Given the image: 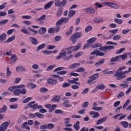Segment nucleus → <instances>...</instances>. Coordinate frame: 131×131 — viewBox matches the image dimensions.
<instances>
[{
    "instance_id": "f257e3e1",
    "label": "nucleus",
    "mask_w": 131,
    "mask_h": 131,
    "mask_svg": "<svg viewBox=\"0 0 131 131\" xmlns=\"http://www.w3.org/2000/svg\"><path fill=\"white\" fill-rule=\"evenodd\" d=\"M80 44H78L75 46H71L67 48H64L61 51L59 55L56 56V59L57 60L63 59V61H69L73 57V55L71 54H72V51L71 50L73 49L74 52H76V51H78L80 49Z\"/></svg>"
},
{
    "instance_id": "f03ea898",
    "label": "nucleus",
    "mask_w": 131,
    "mask_h": 131,
    "mask_svg": "<svg viewBox=\"0 0 131 131\" xmlns=\"http://www.w3.org/2000/svg\"><path fill=\"white\" fill-rule=\"evenodd\" d=\"M125 69H126V67L122 66L120 67L119 69L115 72L114 76L117 80H121V79H123V78L126 77V76L125 75L126 74H123L124 71H122V70H125Z\"/></svg>"
},
{
    "instance_id": "7ed1b4c3",
    "label": "nucleus",
    "mask_w": 131,
    "mask_h": 131,
    "mask_svg": "<svg viewBox=\"0 0 131 131\" xmlns=\"http://www.w3.org/2000/svg\"><path fill=\"white\" fill-rule=\"evenodd\" d=\"M27 93V90L26 89L24 88H16L14 89L13 94L14 96H16V97H19L20 95H26Z\"/></svg>"
},
{
    "instance_id": "20e7f679",
    "label": "nucleus",
    "mask_w": 131,
    "mask_h": 131,
    "mask_svg": "<svg viewBox=\"0 0 131 131\" xmlns=\"http://www.w3.org/2000/svg\"><path fill=\"white\" fill-rule=\"evenodd\" d=\"M102 5L104 6H107V7H111V8H113V9H115L116 10L119 9V6H118V5L112 2H104Z\"/></svg>"
},
{
    "instance_id": "39448f33",
    "label": "nucleus",
    "mask_w": 131,
    "mask_h": 131,
    "mask_svg": "<svg viewBox=\"0 0 131 131\" xmlns=\"http://www.w3.org/2000/svg\"><path fill=\"white\" fill-rule=\"evenodd\" d=\"M45 108H47V109H49V112L50 113H51V112H52V111H54V110H55V109H56V108H57V105L56 104H53L52 105V104H46L44 105Z\"/></svg>"
},
{
    "instance_id": "423d86ee",
    "label": "nucleus",
    "mask_w": 131,
    "mask_h": 131,
    "mask_svg": "<svg viewBox=\"0 0 131 131\" xmlns=\"http://www.w3.org/2000/svg\"><path fill=\"white\" fill-rule=\"evenodd\" d=\"M24 88H25V85L21 84L20 85L11 86L9 88L8 90L10 91V92H13V91H15V89H23Z\"/></svg>"
},
{
    "instance_id": "0eeeda50",
    "label": "nucleus",
    "mask_w": 131,
    "mask_h": 131,
    "mask_svg": "<svg viewBox=\"0 0 131 131\" xmlns=\"http://www.w3.org/2000/svg\"><path fill=\"white\" fill-rule=\"evenodd\" d=\"M9 126V122H4L0 125V131H4L8 128Z\"/></svg>"
},
{
    "instance_id": "6e6552de",
    "label": "nucleus",
    "mask_w": 131,
    "mask_h": 131,
    "mask_svg": "<svg viewBox=\"0 0 131 131\" xmlns=\"http://www.w3.org/2000/svg\"><path fill=\"white\" fill-rule=\"evenodd\" d=\"M91 55H96V56H100L101 57L105 56V53L100 52L99 50H95L91 53Z\"/></svg>"
},
{
    "instance_id": "1a4fd4ad",
    "label": "nucleus",
    "mask_w": 131,
    "mask_h": 131,
    "mask_svg": "<svg viewBox=\"0 0 131 131\" xmlns=\"http://www.w3.org/2000/svg\"><path fill=\"white\" fill-rule=\"evenodd\" d=\"M9 59L11 63H15L16 61H17V56L15 54H11V55L9 56Z\"/></svg>"
},
{
    "instance_id": "9d476101",
    "label": "nucleus",
    "mask_w": 131,
    "mask_h": 131,
    "mask_svg": "<svg viewBox=\"0 0 131 131\" xmlns=\"http://www.w3.org/2000/svg\"><path fill=\"white\" fill-rule=\"evenodd\" d=\"M16 71L17 72H20V71L21 72H25V71H26V69L22 66H19L16 68Z\"/></svg>"
},
{
    "instance_id": "9b49d317",
    "label": "nucleus",
    "mask_w": 131,
    "mask_h": 131,
    "mask_svg": "<svg viewBox=\"0 0 131 131\" xmlns=\"http://www.w3.org/2000/svg\"><path fill=\"white\" fill-rule=\"evenodd\" d=\"M62 105L63 107H66V108H70V107L72 106V104L69 103L68 100H64V102H62Z\"/></svg>"
},
{
    "instance_id": "f8f14e48",
    "label": "nucleus",
    "mask_w": 131,
    "mask_h": 131,
    "mask_svg": "<svg viewBox=\"0 0 131 131\" xmlns=\"http://www.w3.org/2000/svg\"><path fill=\"white\" fill-rule=\"evenodd\" d=\"M107 120V117H104L103 118H100L96 122V125H100V124H102L103 122H105Z\"/></svg>"
},
{
    "instance_id": "ddd939ff",
    "label": "nucleus",
    "mask_w": 131,
    "mask_h": 131,
    "mask_svg": "<svg viewBox=\"0 0 131 131\" xmlns=\"http://www.w3.org/2000/svg\"><path fill=\"white\" fill-rule=\"evenodd\" d=\"M31 108H32V109L36 110V109H40V108H42V105H38L37 104H34L33 105L31 104Z\"/></svg>"
},
{
    "instance_id": "4468645a",
    "label": "nucleus",
    "mask_w": 131,
    "mask_h": 131,
    "mask_svg": "<svg viewBox=\"0 0 131 131\" xmlns=\"http://www.w3.org/2000/svg\"><path fill=\"white\" fill-rule=\"evenodd\" d=\"M79 66H80V63H75L70 65L69 68H70V69H75V68H77V67Z\"/></svg>"
},
{
    "instance_id": "2eb2a0df",
    "label": "nucleus",
    "mask_w": 131,
    "mask_h": 131,
    "mask_svg": "<svg viewBox=\"0 0 131 131\" xmlns=\"http://www.w3.org/2000/svg\"><path fill=\"white\" fill-rule=\"evenodd\" d=\"M53 4H54V2L50 1L48 2L45 6L44 9L45 10H48V9H50L53 6Z\"/></svg>"
},
{
    "instance_id": "dca6fc26",
    "label": "nucleus",
    "mask_w": 131,
    "mask_h": 131,
    "mask_svg": "<svg viewBox=\"0 0 131 131\" xmlns=\"http://www.w3.org/2000/svg\"><path fill=\"white\" fill-rule=\"evenodd\" d=\"M48 83H49V84L54 85L55 84H56L57 81L55 79L50 78L48 80Z\"/></svg>"
},
{
    "instance_id": "f3484780",
    "label": "nucleus",
    "mask_w": 131,
    "mask_h": 131,
    "mask_svg": "<svg viewBox=\"0 0 131 131\" xmlns=\"http://www.w3.org/2000/svg\"><path fill=\"white\" fill-rule=\"evenodd\" d=\"M85 12L86 13H89V14H93L95 13V9L93 7H88L85 9Z\"/></svg>"
},
{
    "instance_id": "a211bd4d",
    "label": "nucleus",
    "mask_w": 131,
    "mask_h": 131,
    "mask_svg": "<svg viewBox=\"0 0 131 131\" xmlns=\"http://www.w3.org/2000/svg\"><path fill=\"white\" fill-rule=\"evenodd\" d=\"M6 38H7V34L5 33H3L0 35V41L1 42H4L5 40H6Z\"/></svg>"
},
{
    "instance_id": "6ab92c4d",
    "label": "nucleus",
    "mask_w": 131,
    "mask_h": 131,
    "mask_svg": "<svg viewBox=\"0 0 131 131\" xmlns=\"http://www.w3.org/2000/svg\"><path fill=\"white\" fill-rule=\"evenodd\" d=\"M30 41L32 43V45H37V39L33 37H30Z\"/></svg>"
},
{
    "instance_id": "aec40b11",
    "label": "nucleus",
    "mask_w": 131,
    "mask_h": 131,
    "mask_svg": "<svg viewBox=\"0 0 131 131\" xmlns=\"http://www.w3.org/2000/svg\"><path fill=\"white\" fill-rule=\"evenodd\" d=\"M76 13V11H75V10H70L69 12V14H68L69 18H71L72 17H73V16L75 15Z\"/></svg>"
},
{
    "instance_id": "412c9836",
    "label": "nucleus",
    "mask_w": 131,
    "mask_h": 131,
    "mask_svg": "<svg viewBox=\"0 0 131 131\" xmlns=\"http://www.w3.org/2000/svg\"><path fill=\"white\" fill-rule=\"evenodd\" d=\"M27 86L29 89H30V90H33V89H35V88H36L37 85L32 83H30L27 85Z\"/></svg>"
},
{
    "instance_id": "4be33fe9",
    "label": "nucleus",
    "mask_w": 131,
    "mask_h": 131,
    "mask_svg": "<svg viewBox=\"0 0 131 131\" xmlns=\"http://www.w3.org/2000/svg\"><path fill=\"white\" fill-rule=\"evenodd\" d=\"M16 38V36L15 35H13L9 38H8V39L5 41L4 42L6 43L7 42H12L13 40H14L15 38Z\"/></svg>"
},
{
    "instance_id": "5701e85b",
    "label": "nucleus",
    "mask_w": 131,
    "mask_h": 131,
    "mask_svg": "<svg viewBox=\"0 0 131 131\" xmlns=\"http://www.w3.org/2000/svg\"><path fill=\"white\" fill-rule=\"evenodd\" d=\"M47 32V28L46 27H42L39 30L40 34H45Z\"/></svg>"
},
{
    "instance_id": "b1692460",
    "label": "nucleus",
    "mask_w": 131,
    "mask_h": 131,
    "mask_svg": "<svg viewBox=\"0 0 131 131\" xmlns=\"http://www.w3.org/2000/svg\"><path fill=\"white\" fill-rule=\"evenodd\" d=\"M79 123V121H78L76 122V123L74 124V127L76 129V130H79V128H80Z\"/></svg>"
},
{
    "instance_id": "393cba45",
    "label": "nucleus",
    "mask_w": 131,
    "mask_h": 131,
    "mask_svg": "<svg viewBox=\"0 0 131 131\" xmlns=\"http://www.w3.org/2000/svg\"><path fill=\"white\" fill-rule=\"evenodd\" d=\"M45 47H46V43H45L39 45L37 47V49H36L37 52H39V51H40V50L43 49V48H45Z\"/></svg>"
},
{
    "instance_id": "a878e982",
    "label": "nucleus",
    "mask_w": 131,
    "mask_h": 131,
    "mask_svg": "<svg viewBox=\"0 0 131 131\" xmlns=\"http://www.w3.org/2000/svg\"><path fill=\"white\" fill-rule=\"evenodd\" d=\"M77 38L75 36V35L74 34L72 35L70 38L71 41H72L73 43H74L76 40H77Z\"/></svg>"
},
{
    "instance_id": "bb28decb",
    "label": "nucleus",
    "mask_w": 131,
    "mask_h": 131,
    "mask_svg": "<svg viewBox=\"0 0 131 131\" xmlns=\"http://www.w3.org/2000/svg\"><path fill=\"white\" fill-rule=\"evenodd\" d=\"M121 124L122 125L123 127L124 128H127V127H128V125H129V124H128V122H127V121H122L121 122Z\"/></svg>"
},
{
    "instance_id": "cd10ccee",
    "label": "nucleus",
    "mask_w": 131,
    "mask_h": 131,
    "mask_svg": "<svg viewBox=\"0 0 131 131\" xmlns=\"http://www.w3.org/2000/svg\"><path fill=\"white\" fill-rule=\"evenodd\" d=\"M92 30H93V27L92 26H88L85 28L84 31L86 33H88L90 31H92Z\"/></svg>"
},
{
    "instance_id": "c85d7f7f",
    "label": "nucleus",
    "mask_w": 131,
    "mask_h": 131,
    "mask_svg": "<svg viewBox=\"0 0 131 131\" xmlns=\"http://www.w3.org/2000/svg\"><path fill=\"white\" fill-rule=\"evenodd\" d=\"M75 72H84L85 70L83 67H79L75 70Z\"/></svg>"
},
{
    "instance_id": "c756f323",
    "label": "nucleus",
    "mask_w": 131,
    "mask_h": 131,
    "mask_svg": "<svg viewBox=\"0 0 131 131\" xmlns=\"http://www.w3.org/2000/svg\"><path fill=\"white\" fill-rule=\"evenodd\" d=\"M96 40H97V38L96 37H92L91 38H90L89 39H88L87 40V42L88 43H93L94 42H95V41H96Z\"/></svg>"
},
{
    "instance_id": "7c9ffc66",
    "label": "nucleus",
    "mask_w": 131,
    "mask_h": 131,
    "mask_svg": "<svg viewBox=\"0 0 131 131\" xmlns=\"http://www.w3.org/2000/svg\"><path fill=\"white\" fill-rule=\"evenodd\" d=\"M104 62H105V59H101L100 61L95 63V66H96L97 67L101 66L102 64H104Z\"/></svg>"
},
{
    "instance_id": "2f4dec72",
    "label": "nucleus",
    "mask_w": 131,
    "mask_h": 131,
    "mask_svg": "<svg viewBox=\"0 0 131 131\" xmlns=\"http://www.w3.org/2000/svg\"><path fill=\"white\" fill-rule=\"evenodd\" d=\"M47 92H49V89L47 88L42 87L40 89V93H41L42 94L47 93Z\"/></svg>"
},
{
    "instance_id": "473e14b6",
    "label": "nucleus",
    "mask_w": 131,
    "mask_h": 131,
    "mask_svg": "<svg viewBox=\"0 0 131 131\" xmlns=\"http://www.w3.org/2000/svg\"><path fill=\"white\" fill-rule=\"evenodd\" d=\"M73 30V26H71V27H70V28L69 29V30L67 32L66 35H71L72 34Z\"/></svg>"
},
{
    "instance_id": "72a5a7b5",
    "label": "nucleus",
    "mask_w": 131,
    "mask_h": 131,
    "mask_svg": "<svg viewBox=\"0 0 131 131\" xmlns=\"http://www.w3.org/2000/svg\"><path fill=\"white\" fill-rule=\"evenodd\" d=\"M129 103H130V100H129V99H127L125 103L123 105V110H124V109H125L126 108V107H127V106H128V104H129Z\"/></svg>"
},
{
    "instance_id": "f704fd0d",
    "label": "nucleus",
    "mask_w": 131,
    "mask_h": 131,
    "mask_svg": "<svg viewBox=\"0 0 131 131\" xmlns=\"http://www.w3.org/2000/svg\"><path fill=\"white\" fill-rule=\"evenodd\" d=\"M119 59H122V60H125L127 58V53H124V54L119 56Z\"/></svg>"
},
{
    "instance_id": "c9c22d12",
    "label": "nucleus",
    "mask_w": 131,
    "mask_h": 131,
    "mask_svg": "<svg viewBox=\"0 0 131 131\" xmlns=\"http://www.w3.org/2000/svg\"><path fill=\"white\" fill-rule=\"evenodd\" d=\"M32 68L34 70H37V69H39V65L37 63H34L32 66Z\"/></svg>"
},
{
    "instance_id": "e433bc0d",
    "label": "nucleus",
    "mask_w": 131,
    "mask_h": 131,
    "mask_svg": "<svg viewBox=\"0 0 131 131\" xmlns=\"http://www.w3.org/2000/svg\"><path fill=\"white\" fill-rule=\"evenodd\" d=\"M62 14H63V9L59 8L57 12V16L60 17Z\"/></svg>"
},
{
    "instance_id": "4c0bfd02",
    "label": "nucleus",
    "mask_w": 131,
    "mask_h": 131,
    "mask_svg": "<svg viewBox=\"0 0 131 131\" xmlns=\"http://www.w3.org/2000/svg\"><path fill=\"white\" fill-rule=\"evenodd\" d=\"M61 0H54L55 5V6H56V7H58V8H60V7H61Z\"/></svg>"
},
{
    "instance_id": "58836bf2",
    "label": "nucleus",
    "mask_w": 131,
    "mask_h": 131,
    "mask_svg": "<svg viewBox=\"0 0 131 131\" xmlns=\"http://www.w3.org/2000/svg\"><path fill=\"white\" fill-rule=\"evenodd\" d=\"M94 22H95V23H100V22H103V18L95 17L94 19Z\"/></svg>"
},
{
    "instance_id": "ea45409f",
    "label": "nucleus",
    "mask_w": 131,
    "mask_h": 131,
    "mask_svg": "<svg viewBox=\"0 0 131 131\" xmlns=\"http://www.w3.org/2000/svg\"><path fill=\"white\" fill-rule=\"evenodd\" d=\"M35 115L36 116V117L40 119L43 118V117L45 116L44 115H42L38 112L35 113Z\"/></svg>"
},
{
    "instance_id": "a19ab883",
    "label": "nucleus",
    "mask_w": 131,
    "mask_h": 131,
    "mask_svg": "<svg viewBox=\"0 0 131 131\" xmlns=\"http://www.w3.org/2000/svg\"><path fill=\"white\" fill-rule=\"evenodd\" d=\"M99 77V74H95L92 76H91L90 78H91V79H93V80H96L97 78Z\"/></svg>"
},
{
    "instance_id": "79ce46f5",
    "label": "nucleus",
    "mask_w": 131,
    "mask_h": 131,
    "mask_svg": "<svg viewBox=\"0 0 131 131\" xmlns=\"http://www.w3.org/2000/svg\"><path fill=\"white\" fill-rule=\"evenodd\" d=\"M63 69H65V68L63 67H60L57 68L54 70V72H57L58 71H61V70H63Z\"/></svg>"
},
{
    "instance_id": "37998d69",
    "label": "nucleus",
    "mask_w": 131,
    "mask_h": 131,
    "mask_svg": "<svg viewBox=\"0 0 131 131\" xmlns=\"http://www.w3.org/2000/svg\"><path fill=\"white\" fill-rule=\"evenodd\" d=\"M6 75L7 76H11V75H12V72L10 71L9 67H7Z\"/></svg>"
},
{
    "instance_id": "c03bdc74",
    "label": "nucleus",
    "mask_w": 131,
    "mask_h": 131,
    "mask_svg": "<svg viewBox=\"0 0 131 131\" xmlns=\"http://www.w3.org/2000/svg\"><path fill=\"white\" fill-rule=\"evenodd\" d=\"M95 82H96V81H95V80H93V79L92 78H90V79L88 80V83L90 85H92V84H94Z\"/></svg>"
},
{
    "instance_id": "a18cd8bd",
    "label": "nucleus",
    "mask_w": 131,
    "mask_h": 131,
    "mask_svg": "<svg viewBox=\"0 0 131 131\" xmlns=\"http://www.w3.org/2000/svg\"><path fill=\"white\" fill-rule=\"evenodd\" d=\"M102 110L103 108L102 107L93 106L92 107V110H94L95 111H100V110Z\"/></svg>"
},
{
    "instance_id": "49530a36",
    "label": "nucleus",
    "mask_w": 131,
    "mask_h": 131,
    "mask_svg": "<svg viewBox=\"0 0 131 131\" xmlns=\"http://www.w3.org/2000/svg\"><path fill=\"white\" fill-rule=\"evenodd\" d=\"M121 38V36L119 35H116L113 37V39L114 40H119V39H120Z\"/></svg>"
},
{
    "instance_id": "de8ad7c7",
    "label": "nucleus",
    "mask_w": 131,
    "mask_h": 131,
    "mask_svg": "<svg viewBox=\"0 0 131 131\" xmlns=\"http://www.w3.org/2000/svg\"><path fill=\"white\" fill-rule=\"evenodd\" d=\"M114 21L116 23H118V24H122V22H123V20H122V19H118L116 18L114 19Z\"/></svg>"
},
{
    "instance_id": "09e8293b",
    "label": "nucleus",
    "mask_w": 131,
    "mask_h": 131,
    "mask_svg": "<svg viewBox=\"0 0 131 131\" xmlns=\"http://www.w3.org/2000/svg\"><path fill=\"white\" fill-rule=\"evenodd\" d=\"M119 59V56H115V57H113L111 59V62H116V61H118Z\"/></svg>"
},
{
    "instance_id": "8fccbe9b",
    "label": "nucleus",
    "mask_w": 131,
    "mask_h": 131,
    "mask_svg": "<svg viewBox=\"0 0 131 131\" xmlns=\"http://www.w3.org/2000/svg\"><path fill=\"white\" fill-rule=\"evenodd\" d=\"M54 68H56V64H53L48 67L47 69V71H50V70L54 69Z\"/></svg>"
},
{
    "instance_id": "3c124183",
    "label": "nucleus",
    "mask_w": 131,
    "mask_h": 131,
    "mask_svg": "<svg viewBox=\"0 0 131 131\" xmlns=\"http://www.w3.org/2000/svg\"><path fill=\"white\" fill-rule=\"evenodd\" d=\"M60 97L59 96H55L52 99V102H60Z\"/></svg>"
},
{
    "instance_id": "603ef678",
    "label": "nucleus",
    "mask_w": 131,
    "mask_h": 131,
    "mask_svg": "<svg viewBox=\"0 0 131 131\" xmlns=\"http://www.w3.org/2000/svg\"><path fill=\"white\" fill-rule=\"evenodd\" d=\"M34 125L36 128H38V127H39V125H40V122L37 120H36L34 122Z\"/></svg>"
},
{
    "instance_id": "864d4df0",
    "label": "nucleus",
    "mask_w": 131,
    "mask_h": 131,
    "mask_svg": "<svg viewBox=\"0 0 131 131\" xmlns=\"http://www.w3.org/2000/svg\"><path fill=\"white\" fill-rule=\"evenodd\" d=\"M8 21H9L8 19L0 20V25H5V24H7V23H8Z\"/></svg>"
},
{
    "instance_id": "5fc2aeb1",
    "label": "nucleus",
    "mask_w": 131,
    "mask_h": 131,
    "mask_svg": "<svg viewBox=\"0 0 131 131\" xmlns=\"http://www.w3.org/2000/svg\"><path fill=\"white\" fill-rule=\"evenodd\" d=\"M46 17H47V15H43L40 18H36V20L37 21H41L42 20H45V19H46Z\"/></svg>"
},
{
    "instance_id": "6e6d98bb",
    "label": "nucleus",
    "mask_w": 131,
    "mask_h": 131,
    "mask_svg": "<svg viewBox=\"0 0 131 131\" xmlns=\"http://www.w3.org/2000/svg\"><path fill=\"white\" fill-rule=\"evenodd\" d=\"M5 111H7L6 105H4L2 108L0 109V113H4V112H5Z\"/></svg>"
},
{
    "instance_id": "4d7b16f0",
    "label": "nucleus",
    "mask_w": 131,
    "mask_h": 131,
    "mask_svg": "<svg viewBox=\"0 0 131 131\" xmlns=\"http://www.w3.org/2000/svg\"><path fill=\"white\" fill-rule=\"evenodd\" d=\"M70 86V83L64 82L63 83L62 85V88H68Z\"/></svg>"
},
{
    "instance_id": "13d9d810",
    "label": "nucleus",
    "mask_w": 131,
    "mask_h": 131,
    "mask_svg": "<svg viewBox=\"0 0 131 131\" xmlns=\"http://www.w3.org/2000/svg\"><path fill=\"white\" fill-rule=\"evenodd\" d=\"M60 7H64L66 5V4H67V0H62L61 2H60Z\"/></svg>"
},
{
    "instance_id": "bf43d9fd",
    "label": "nucleus",
    "mask_w": 131,
    "mask_h": 131,
    "mask_svg": "<svg viewBox=\"0 0 131 131\" xmlns=\"http://www.w3.org/2000/svg\"><path fill=\"white\" fill-rule=\"evenodd\" d=\"M47 127L49 129H53L55 127V125L53 123H49L48 124Z\"/></svg>"
},
{
    "instance_id": "052dcab7",
    "label": "nucleus",
    "mask_w": 131,
    "mask_h": 131,
    "mask_svg": "<svg viewBox=\"0 0 131 131\" xmlns=\"http://www.w3.org/2000/svg\"><path fill=\"white\" fill-rule=\"evenodd\" d=\"M97 88L98 90H104L105 85H104V84H100L98 85Z\"/></svg>"
},
{
    "instance_id": "680f3d73",
    "label": "nucleus",
    "mask_w": 131,
    "mask_h": 131,
    "mask_svg": "<svg viewBox=\"0 0 131 131\" xmlns=\"http://www.w3.org/2000/svg\"><path fill=\"white\" fill-rule=\"evenodd\" d=\"M74 34L76 36V37L78 39L79 37H81V34H82V33L81 32H77Z\"/></svg>"
},
{
    "instance_id": "e2e57ef3",
    "label": "nucleus",
    "mask_w": 131,
    "mask_h": 131,
    "mask_svg": "<svg viewBox=\"0 0 131 131\" xmlns=\"http://www.w3.org/2000/svg\"><path fill=\"white\" fill-rule=\"evenodd\" d=\"M100 116V114H99V112H96L93 115L92 118H98Z\"/></svg>"
},
{
    "instance_id": "0e129e2a",
    "label": "nucleus",
    "mask_w": 131,
    "mask_h": 131,
    "mask_svg": "<svg viewBox=\"0 0 131 131\" xmlns=\"http://www.w3.org/2000/svg\"><path fill=\"white\" fill-rule=\"evenodd\" d=\"M131 72V67L128 68V70H125L123 72V74H128Z\"/></svg>"
},
{
    "instance_id": "69168bd1",
    "label": "nucleus",
    "mask_w": 131,
    "mask_h": 131,
    "mask_svg": "<svg viewBox=\"0 0 131 131\" xmlns=\"http://www.w3.org/2000/svg\"><path fill=\"white\" fill-rule=\"evenodd\" d=\"M95 7H96V8H103V5L99 3V2L95 3Z\"/></svg>"
},
{
    "instance_id": "338daca9",
    "label": "nucleus",
    "mask_w": 131,
    "mask_h": 131,
    "mask_svg": "<svg viewBox=\"0 0 131 131\" xmlns=\"http://www.w3.org/2000/svg\"><path fill=\"white\" fill-rule=\"evenodd\" d=\"M120 105V101H117L114 102V107H115V108H117L118 106Z\"/></svg>"
},
{
    "instance_id": "774afa93",
    "label": "nucleus",
    "mask_w": 131,
    "mask_h": 131,
    "mask_svg": "<svg viewBox=\"0 0 131 131\" xmlns=\"http://www.w3.org/2000/svg\"><path fill=\"white\" fill-rule=\"evenodd\" d=\"M129 31H130V29H124L122 30V34H127L128 32H129Z\"/></svg>"
}]
</instances>
